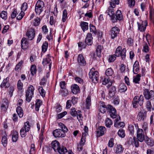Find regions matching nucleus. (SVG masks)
I'll return each mask as SVG.
<instances>
[{"label":"nucleus","mask_w":154,"mask_h":154,"mask_svg":"<svg viewBox=\"0 0 154 154\" xmlns=\"http://www.w3.org/2000/svg\"><path fill=\"white\" fill-rule=\"evenodd\" d=\"M114 8L109 7L105 12V13L109 16L111 20L113 23L116 22L118 20L120 21L123 18L122 14L120 10H117L116 12V15L115 14L116 11Z\"/></svg>","instance_id":"f257e3e1"},{"label":"nucleus","mask_w":154,"mask_h":154,"mask_svg":"<svg viewBox=\"0 0 154 154\" xmlns=\"http://www.w3.org/2000/svg\"><path fill=\"white\" fill-rule=\"evenodd\" d=\"M126 50L125 48L122 49L121 46H119L116 49V55L117 57L121 56L122 59L125 60L126 56Z\"/></svg>","instance_id":"f03ea898"},{"label":"nucleus","mask_w":154,"mask_h":154,"mask_svg":"<svg viewBox=\"0 0 154 154\" xmlns=\"http://www.w3.org/2000/svg\"><path fill=\"white\" fill-rule=\"evenodd\" d=\"M89 78L91 79L92 82H96L99 79V74L97 71H95L94 68H92L89 73Z\"/></svg>","instance_id":"7ed1b4c3"},{"label":"nucleus","mask_w":154,"mask_h":154,"mask_svg":"<svg viewBox=\"0 0 154 154\" xmlns=\"http://www.w3.org/2000/svg\"><path fill=\"white\" fill-rule=\"evenodd\" d=\"M143 97L142 95L140 96L138 98V96H136L134 98L132 101L133 106L134 108H136L138 106V104L141 106L142 105L143 103Z\"/></svg>","instance_id":"20e7f679"},{"label":"nucleus","mask_w":154,"mask_h":154,"mask_svg":"<svg viewBox=\"0 0 154 154\" xmlns=\"http://www.w3.org/2000/svg\"><path fill=\"white\" fill-rule=\"evenodd\" d=\"M44 7V2L41 0L37 1L35 5V11L36 14L40 15L41 12L43 11V8Z\"/></svg>","instance_id":"39448f33"},{"label":"nucleus","mask_w":154,"mask_h":154,"mask_svg":"<svg viewBox=\"0 0 154 154\" xmlns=\"http://www.w3.org/2000/svg\"><path fill=\"white\" fill-rule=\"evenodd\" d=\"M34 88L32 85H30L27 90L26 93V100L28 102L30 101L33 95Z\"/></svg>","instance_id":"423d86ee"},{"label":"nucleus","mask_w":154,"mask_h":154,"mask_svg":"<svg viewBox=\"0 0 154 154\" xmlns=\"http://www.w3.org/2000/svg\"><path fill=\"white\" fill-rule=\"evenodd\" d=\"M107 110L109 112L110 116L113 119L116 118L117 117L116 110L115 108L110 105H107Z\"/></svg>","instance_id":"0eeeda50"},{"label":"nucleus","mask_w":154,"mask_h":154,"mask_svg":"<svg viewBox=\"0 0 154 154\" xmlns=\"http://www.w3.org/2000/svg\"><path fill=\"white\" fill-rule=\"evenodd\" d=\"M35 35V30L31 28L29 29L26 33V35L29 40H32L34 38Z\"/></svg>","instance_id":"6e6552de"},{"label":"nucleus","mask_w":154,"mask_h":154,"mask_svg":"<svg viewBox=\"0 0 154 154\" xmlns=\"http://www.w3.org/2000/svg\"><path fill=\"white\" fill-rule=\"evenodd\" d=\"M43 65L46 68H48L49 70L50 71L51 69V62L50 58V56L48 55L46 58L43 59L42 62Z\"/></svg>","instance_id":"1a4fd4ad"},{"label":"nucleus","mask_w":154,"mask_h":154,"mask_svg":"<svg viewBox=\"0 0 154 154\" xmlns=\"http://www.w3.org/2000/svg\"><path fill=\"white\" fill-rule=\"evenodd\" d=\"M137 137L140 142H142L145 139L144 135L143 129L138 128L137 131Z\"/></svg>","instance_id":"9d476101"},{"label":"nucleus","mask_w":154,"mask_h":154,"mask_svg":"<svg viewBox=\"0 0 154 154\" xmlns=\"http://www.w3.org/2000/svg\"><path fill=\"white\" fill-rule=\"evenodd\" d=\"M143 94L145 98L149 100L153 97L154 96V92L152 90L149 91L147 89H145L144 91Z\"/></svg>","instance_id":"9b49d317"},{"label":"nucleus","mask_w":154,"mask_h":154,"mask_svg":"<svg viewBox=\"0 0 154 154\" xmlns=\"http://www.w3.org/2000/svg\"><path fill=\"white\" fill-rule=\"evenodd\" d=\"M53 134L55 137H63L65 136L64 133L62 132L60 129L54 130L53 131Z\"/></svg>","instance_id":"f8f14e48"},{"label":"nucleus","mask_w":154,"mask_h":154,"mask_svg":"<svg viewBox=\"0 0 154 154\" xmlns=\"http://www.w3.org/2000/svg\"><path fill=\"white\" fill-rule=\"evenodd\" d=\"M77 61L79 64L81 66H84L86 64V61L83 55L82 54L78 55Z\"/></svg>","instance_id":"ddd939ff"},{"label":"nucleus","mask_w":154,"mask_h":154,"mask_svg":"<svg viewBox=\"0 0 154 154\" xmlns=\"http://www.w3.org/2000/svg\"><path fill=\"white\" fill-rule=\"evenodd\" d=\"M120 31L119 29L117 27L115 26L112 27L110 31V34L112 39H114L119 34Z\"/></svg>","instance_id":"4468645a"},{"label":"nucleus","mask_w":154,"mask_h":154,"mask_svg":"<svg viewBox=\"0 0 154 154\" xmlns=\"http://www.w3.org/2000/svg\"><path fill=\"white\" fill-rule=\"evenodd\" d=\"M106 132V129L105 127L100 126L97 129L96 132L97 136L100 137L104 135Z\"/></svg>","instance_id":"2eb2a0df"},{"label":"nucleus","mask_w":154,"mask_h":154,"mask_svg":"<svg viewBox=\"0 0 154 154\" xmlns=\"http://www.w3.org/2000/svg\"><path fill=\"white\" fill-rule=\"evenodd\" d=\"M138 29L141 32L144 31L146 28L147 23L146 21H141V23H137Z\"/></svg>","instance_id":"dca6fc26"},{"label":"nucleus","mask_w":154,"mask_h":154,"mask_svg":"<svg viewBox=\"0 0 154 154\" xmlns=\"http://www.w3.org/2000/svg\"><path fill=\"white\" fill-rule=\"evenodd\" d=\"M113 82V80H111L109 77L107 76L104 78L102 82V84L104 85L108 84L107 87H109L112 85Z\"/></svg>","instance_id":"f3484780"},{"label":"nucleus","mask_w":154,"mask_h":154,"mask_svg":"<svg viewBox=\"0 0 154 154\" xmlns=\"http://www.w3.org/2000/svg\"><path fill=\"white\" fill-rule=\"evenodd\" d=\"M115 119V122H114V126L115 127H123L125 126V123L124 122H118L119 120H120V117L119 116L117 118Z\"/></svg>","instance_id":"a211bd4d"},{"label":"nucleus","mask_w":154,"mask_h":154,"mask_svg":"<svg viewBox=\"0 0 154 154\" xmlns=\"http://www.w3.org/2000/svg\"><path fill=\"white\" fill-rule=\"evenodd\" d=\"M21 46L22 49L24 50L26 49L29 46V42L27 39L23 37L21 41Z\"/></svg>","instance_id":"6ab92c4d"},{"label":"nucleus","mask_w":154,"mask_h":154,"mask_svg":"<svg viewBox=\"0 0 154 154\" xmlns=\"http://www.w3.org/2000/svg\"><path fill=\"white\" fill-rule=\"evenodd\" d=\"M124 148L122 145L118 144L115 147V152L116 154H122L123 152Z\"/></svg>","instance_id":"aec40b11"},{"label":"nucleus","mask_w":154,"mask_h":154,"mask_svg":"<svg viewBox=\"0 0 154 154\" xmlns=\"http://www.w3.org/2000/svg\"><path fill=\"white\" fill-rule=\"evenodd\" d=\"M93 37L91 33H88L85 39L86 44L88 45H91L93 43Z\"/></svg>","instance_id":"412c9836"},{"label":"nucleus","mask_w":154,"mask_h":154,"mask_svg":"<svg viewBox=\"0 0 154 154\" xmlns=\"http://www.w3.org/2000/svg\"><path fill=\"white\" fill-rule=\"evenodd\" d=\"M138 140L135 138V137L132 138L130 137L128 140L129 143H131L132 145H134L136 147H137L139 146V142Z\"/></svg>","instance_id":"4be33fe9"},{"label":"nucleus","mask_w":154,"mask_h":154,"mask_svg":"<svg viewBox=\"0 0 154 154\" xmlns=\"http://www.w3.org/2000/svg\"><path fill=\"white\" fill-rule=\"evenodd\" d=\"M71 89L72 92L74 94H76L80 92V88L78 85L76 84H73L71 86Z\"/></svg>","instance_id":"5701e85b"},{"label":"nucleus","mask_w":154,"mask_h":154,"mask_svg":"<svg viewBox=\"0 0 154 154\" xmlns=\"http://www.w3.org/2000/svg\"><path fill=\"white\" fill-rule=\"evenodd\" d=\"M1 103V109L3 111H5L8 107V101L6 99H4L2 101Z\"/></svg>","instance_id":"b1692460"},{"label":"nucleus","mask_w":154,"mask_h":154,"mask_svg":"<svg viewBox=\"0 0 154 154\" xmlns=\"http://www.w3.org/2000/svg\"><path fill=\"white\" fill-rule=\"evenodd\" d=\"M9 78L8 77L4 79L1 85V87L2 88H7L10 86V84L9 83Z\"/></svg>","instance_id":"393cba45"},{"label":"nucleus","mask_w":154,"mask_h":154,"mask_svg":"<svg viewBox=\"0 0 154 154\" xmlns=\"http://www.w3.org/2000/svg\"><path fill=\"white\" fill-rule=\"evenodd\" d=\"M116 91V88L115 86H111L109 90V93L108 94L110 98L113 97L115 95Z\"/></svg>","instance_id":"a878e982"},{"label":"nucleus","mask_w":154,"mask_h":154,"mask_svg":"<svg viewBox=\"0 0 154 154\" xmlns=\"http://www.w3.org/2000/svg\"><path fill=\"white\" fill-rule=\"evenodd\" d=\"M51 146L53 149L54 151L57 152L60 147V143L59 142L56 140H54L51 143Z\"/></svg>","instance_id":"bb28decb"},{"label":"nucleus","mask_w":154,"mask_h":154,"mask_svg":"<svg viewBox=\"0 0 154 154\" xmlns=\"http://www.w3.org/2000/svg\"><path fill=\"white\" fill-rule=\"evenodd\" d=\"M139 70V63L138 61H136L133 67V72L134 73L136 74L138 72Z\"/></svg>","instance_id":"cd10ccee"},{"label":"nucleus","mask_w":154,"mask_h":154,"mask_svg":"<svg viewBox=\"0 0 154 154\" xmlns=\"http://www.w3.org/2000/svg\"><path fill=\"white\" fill-rule=\"evenodd\" d=\"M18 134L16 131H14L12 133V139L13 142H16L18 139Z\"/></svg>","instance_id":"c85d7f7f"},{"label":"nucleus","mask_w":154,"mask_h":154,"mask_svg":"<svg viewBox=\"0 0 154 154\" xmlns=\"http://www.w3.org/2000/svg\"><path fill=\"white\" fill-rule=\"evenodd\" d=\"M127 89V86L124 83H121L119 86V91L123 92L125 91Z\"/></svg>","instance_id":"c756f323"},{"label":"nucleus","mask_w":154,"mask_h":154,"mask_svg":"<svg viewBox=\"0 0 154 154\" xmlns=\"http://www.w3.org/2000/svg\"><path fill=\"white\" fill-rule=\"evenodd\" d=\"M80 26L84 32L88 30V23L86 22H82L80 24Z\"/></svg>","instance_id":"7c9ffc66"},{"label":"nucleus","mask_w":154,"mask_h":154,"mask_svg":"<svg viewBox=\"0 0 154 154\" xmlns=\"http://www.w3.org/2000/svg\"><path fill=\"white\" fill-rule=\"evenodd\" d=\"M149 16L150 20L152 21L154 20V8L152 7L149 8Z\"/></svg>","instance_id":"2f4dec72"},{"label":"nucleus","mask_w":154,"mask_h":154,"mask_svg":"<svg viewBox=\"0 0 154 154\" xmlns=\"http://www.w3.org/2000/svg\"><path fill=\"white\" fill-rule=\"evenodd\" d=\"M119 2V0H109V3L110 6L109 7L115 8L116 5H118Z\"/></svg>","instance_id":"473e14b6"},{"label":"nucleus","mask_w":154,"mask_h":154,"mask_svg":"<svg viewBox=\"0 0 154 154\" xmlns=\"http://www.w3.org/2000/svg\"><path fill=\"white\" fill-rule=\"evenodd\" d=\"M16 111L19 117L22 118L23 115V111L22 108L20 106H18L17 108Z\"/></svg>","instance_id":"72a5a7b5"},{"label":"nucleus","mask_w":154,"mask_h":154,"mask_svg":"<svg viewBox=\"0 0 154 154\" xmlns=\"http://www.w3.org/2000/svg\"><path fill=\"white\" fill-rule=\"evenodd\" d=\"M67 152L66 148L64 146H60L57 152H58L60 154H65Z\"/></svg>","instance_id":"f704fd0d"},{"label":"nucleus","mask_w":154,"mask_h":154,"mask_svg":"<svg viewBox=\"0 0 154 154\" xmlns=\"http://www.w3.org/2000/svg\"><path fill=\"white\" fill-rule=\"evenodd\" d=\"M59 92L62 96L64 97H66L69 94L68 90L66 88L61 89L60 90Z\"/></svg>","instance_id":"c9c22d12"},{"label":"nucleus","mask_w":154,"mask_h":154,"mask_svg":"<svg viewBox=\"0 0 154 154\" xmlns=\"http://www.w3.org/2000/svg\"><path fill=\"white\" fill-rule=\"evenodd\" d=\"M30 127L31 126L29 122L28 121H27L24 123V126L22 128H23L24 130H26V131L28 132L29 131Z\"/></svg>","instance_id":"e433bc0d"},{"label":"nucleus","mask_w":154,"mask_h":154,"mask_svg":"<svg viewBox=\"0 0 154 154\" xmlns=\"http://www.w3.org/2000/svg\"><path fill=\"white\" fill-rule=\"evenodd\" d=\"M59 125L62 129L61 131H62V132L64 133V134L68 131V129L63 123L61 122L59 124Z\"/></svg>","instance_id":"4c0bfd02"},{"label":"nucleus","mask_w":154,"mask_h":154,"mask_svg":"<svg viewBox=\"0 0 154 154\" xmlns=\"http://www.w3.org/2000/svg\"><path fill=\"white\" fill-rule=\"evenodd\" d=\"M42 102L39 99L37 100L35 104V109L36 111H38L39 110V107L42 105Z\"/></svg>","instance_id":"58836bf2"},{"label":"nucleus","mask_w":154,"mask_h":154,"mask_svg":"<svg viewBox=\"0 0 154 154\" xmlns=\"http://www.w3.org/2000/svg\"><path fill=\"white\" fill-rule=\"evenodd\" d=\"M90 29L91 32L92 34H94L93 35L96 34L97 32L95 26H94L92 24H90Z\"/></svg>","instance_id":"ea45409f"},{"label":"nucleus","mask_w":154,"mask_h":154,"mask_svg":"<svg viewBox=\"0 0 154 154\" xmlns=\"http://www.w3.org/2000/svg\"><path fill=\"white\" fill-rule=\"evenodd\" d=\"M145 117V116L144 114L142 112H140L137 115V119L138 121H140L141 120H143Z\"/></svg>","instance_id":"a19ab883"},{"label":"nucleus","mask_w":154,"mask_h":154,"mask_svg":"<svg viewBox=\"0 0 154 154\" xmlns=\"http://www.w3.org/2000/svg\"><path fill=\"white\" fill-rule=\"evenodd\" d=\"M67 11L66 9H64L63 12L62 21L64 22L67 18Z\"/></svg>","instance_id":"79ce46f5"},{"label":"nucleus","mask_w":154,"mask_h":154,"mask_svg":"<svg viewBox=\"0 0 154 154\" xmlns=\"http://www.w3.org/2000/svg\"><path fill=\"white\" fill-rule=\"evenodd\" d=\"M141 75L140 74H137L134 77L133 82L139 84L140 80Z\"/></svg>","instance_id":"37998d69"},{"label":"nucleus","mask_w":154,"mask_h":154,"mask_svg":"<svg viewBox=\"0 0 154 154\" xmlns=\"http://www.w3.org/2000/svg\"><path fill=\"white\" fill-rule=\"evenodd\" d=\"M105 74L107 76H111L113 74V71L111 68H109L106 70Z\"/></svg>","instance_id":"c03bdc74"},{"label":"nucleus","mask_w":154,"mask_h":154,"mask_svg":"<svg viewBox=\"0 0 154 154\" xmlns=\"http://www.w3.org/2000/svg\"><path fill=\"white\" fill-rule=\"evenodd\" d=\"M118 134L120 137L124 138L125 136V131L122 129H120L118 132Z\"/></svg>","instance_id":"a18cd8bd"},{"label":"nucleus","mask_w":154,"mask_h":154,"mask_svg":"<svg viewBox=\"0 0 154 154\" xmlns=\"http://www.w3.org/2000/svg\"><path fill=\"white\" fill-rule=\"evenodd\" d=\"M91 99L89 97H88L86 99V106L87 109L90 108L91 103Z\"/></svg>","instance_id":"49530a36"},{"label":"nucleus","mask_w":154,"mask_h":154,"mask_svg":"<svg viewBox=\"0 0 154 154\" xmlns=\"http://www.w3.org/2000/svg\"><path fill=\"white\" fill-rule=\"evenodd\" d=\"M112 124V121L108 118H107L105 122L106 126L107 127H110Z\"/></svg>","instance_id":"de8ad7c7"},{"label":"nucleus","mask_w":154,"mask_h":154,"mask_svg":"<svg viewBox=\"0 0 154 154\" xmlns=\"http://www.w3.org/2000/svg\"><path fill=\"white\" fill-rule=\"evenodd\" d=\"M48 43L47 42H45L42 46V51L43 52H45L48 47Z\"/></svg>","instance_id":"09e8293b"},{"label":"nucleus","mask_w":154,"mask_h":154,"mask_svg":"<svg viewBox=\"0 0 154 154\" xmlns=\"http://www.w3.org/2000/svg\"><path fill=\"white\" fill-rule=\"evenodd\" d=\"M30 71L32 75H33L36 73V69L35 65H33L31 66L30 69Z\"/></svg>","instance_id":"8fccbe9b"},{"label":"nucleus","mask_w":154,"mask_h":154,"mask_svg":"<svg viewBox=\"0 0 154 154\" xmlns=\"http://www.w3.org/2000/svg\"><path fill=\"white\" fill-rule=\"evenodd\" d=\"M102 48V47L100 45H98L97 48L96 52L97 56L99 57L100 55V54Z\"/></svg>","instance_id":"3c124183"},{"label":"nucleus","mask_w":154,"mask_h":154,"mask_svg":"<svg viewBox=\"0 0 154 154\" xmlns=\"http://www.w3.org/2000/svg\"><path fill=\"white\" fill-rule=\"evenodd\" d=\"M142 128L143 129L145 133H146L148 131V124L147 123L144 122Z\"/></svg>","instance_id":"603ef678"},{"label":"nucleus","mask_w":154,"mask_h":154,"mask_svg":"<svg viewBox=\"0 0 154 154\" xmlns=\"http://www.w3.org/2000/svg\"><path fill=\"white\" fill-rule=\"evenodd\" d=\"M107 109V106L105 105L100 106V111L103 113H105Z\"/></svg>","instance_id":"864d4df0"},{"label":"nucleus","mask_w":154,"mask_h":154,"mask_svg":"<svg viewBox=\"0 0 154 154\" xmlns=\"http://www.w3.org/2000/svg\"><path fill=\"white\" fill-rule=\"evenodd\" d=\"M2 142L4 147L7 146V140L6 137L5 136H2Z\"/></svg>","instance_id":"5fc2aeb1"},{"label":"nucleus","mask_w":154,"mask_h":154,"mask_svg":"<svg viewBox=\"0 0 154 154\" xmlns=\"http://www.w3.org/2000/svg\"><path fill=\"white\" fill-rule=\"evenodd\" d=\"M116 54L113 55H111L109 57V61L110 62H113L116 58Z\"/></svg>","instance_id":"6e6d98bb"},{"label":"nucleus","mask_w":154,"mask_h":154,"mask_svg":"<svg viewBox=\"0 0 154 154\" xmlns=\"http://www.w3.org/2000/svg\"><path fill=\"white\" fill-rule=\"evenodd\" d=\"M38 91L41 95L43 97L45 96V91L43 89L42 87L39 86L38 88Z\"/></svg>","instance_id":"4d7b16f0"},{"label":"nucleus","mask_w":154,"mask_h":154,"mask_svg":"<svg viewBox=\"0 0 154 154\" xmlns=\"http://www.w3.org/2000/svg\"><path fill=\"white\" fill-rule=\"evenodd\" d=\"M17 86V88L19 90H21L23 89V84L20 79H19L18 81Z\"/></svg>","instance_id":"13d9d810"},{"label":"nucleus","mask_w":154,"mask_h":154,"mask_svg":"<svg viewBox=\"0 0 154 154\" xmlns=\"http://www.w3.org/2000/svg\"><path fill=\"white\" fill-rule=\"evenodd\" d=\"M24 15V12L23 11H21L17 16V19L19 20H21L23 17Z\"/></svg>","instance_id":"bf43d9fd"},{"label":"nucleus","mask_w":154,"mask_h":154,"mask_svg":"<svg viewBox=\"0 0 154 154\" xmlns=\"http://www.w3.org/2000/svg\"><path fill=\"white\" fill-rule=\"evenodd\" d=\"M78 113V110L76 111L75 108H72L70 111V114L73 117H75L76 116Z\"/></svg>","instance_id":"052dcab7"},{"label":"nucleus","mask_w":154,"mask_h":154,"mask_svg":"<svg viewBox=\"0 0 154 154\" xmlns=\"http://www.w3.org/2000/svg\"><path fill=\"white\" fill-rule=\"evenodd\" d=\"M27 132H28V131H26V130H24L23 128H22L20 131L21 136L22 137H25L26 135V133Z\"/></svg>","instance_id":"680f3d73"},{"label":"nucleus","mask_w":154,"mask_h":154,"mask_svg":"<svg viewBox=\"0 0 154 154\" xmlns=\"http://www.w3.org/2000/svg\"><path fill=\"white\" fill-rule=\"evenodd\" d=\"M41 20L39 17H37L34 19V22L33 23L34 25L35 26H38Z\"/></svg>","instance_id":"e2e57ef3"},{"label":"nucleus","mask_w":154,"mask_h":154,"mask_svg":"<svg viewBox=\"0 0 154 154\" xmlns=\"http://www.w3.org/2000/svg\"><path fill=\"white\" fill-rule=\"evenodd\" d=\"M128 130L131 134H133L134 133V126L133 125H130L128 126Z\"/></svg>","instance_id":"0e129e2a"},{"label":"nucleus","mask_w":154,"mask_h":154,"mask_svg":"<svg viewBox=\"0 0 154 154\" xmlns=\"http://www.w3.org/2000/svg\"><path fill=\"white\" fill-rule=\"evenodd\" d=\"M7 12L5 11H2L1 14V17L4 20L7 19Z\"/></svg>","instance_id":"69168bd1"},{"label":"nucleus","mask_w":154,"mask_h":154,"mask_svg":"<svg viewBox=\"0 0 154 154\" xmlns=\"http://www.w3.org/2000/svg\"><path fill=\"white\" fill-rule=\"evenodd\" d=\"M27 8V4L26 2H24L22 5L21 9V11H23V12L26 11Z\"/></svg>","instance_id":"338daca9"},{"label":"nucleus","mask_w":154,"mask_h":154,"mask_svg":"<svg viewBox=\"0 0 154 154\" xmlns=\"http://www.w3.org/2000/svg\"><path fill=\"white\" fill-rule=\"evenodd\" d=\"M46 79L45 77L44 76L41 79L40 84L41 85L44 86L46 85Z\"/></svg>","instance_id":"774afa93"}]
</instances>
